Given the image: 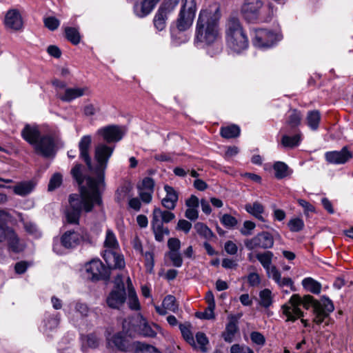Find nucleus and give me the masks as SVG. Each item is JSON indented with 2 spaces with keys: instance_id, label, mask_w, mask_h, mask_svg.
Segmentation results:
<instances>
[{
  "instance_id": "obj_39",
  "label": "nucleus",
  "mask_w": 353,
  "mask_h": 353,
  "mask_svg": "<svg viewBox=\"0 0 353 353\" xmlns=\"http://www.w3.org/2000/svg\"><path fill=\"white\" fill-rule=\"evenodd\" d=\"M160 0H143L141 6V12L138 15L141 17L150 14Z\"/></svg>"
},
{
  "instance_id": "obj_43",
  "label": "nucleus",
  "mask_w": 353,
  "mask_h": 353,
  "mask_svg": "<svg viewBox=\"0 0 353 353\" xmlns=\"http://www.w3.org/2000/svg\"><path fill=\"white\" fill-rule=\"evenodd\" d=\"M179 1L180 0H164L163 3L159 8V10L168 16L174 10L175 8L179 3Z\"/></svg>"
},
{
  "instance_id": "obj_27",
  "label": "nucleus",
  "mask_w": 353,
  "mask_h": 353,
  "mask_svg": "<svg viewBox=\"0 0 353 353\" xmlns=\"http://www.w3.org/2000/svg\"><path fill=\"white\" fill-rule=\"evenodd\" d=\"M245 210L247 212L254 216L260 221H264L262 214L264 212L263 205L258 201L253 203H247L245 205Z\"/></svg>"
},
{
  "instance_id": "obj_38",
  "label": "nucleus",
  "mask_w": 353,
  "mask_h": 353,
  "mask_svg": "<svg viewBox=\"0 0 353 353\" xmlns=\"http://www.w3.org/2000/svg\"><path fill=\"white\" fill-rule=\"evenodd\" d=\"M168 19V15L161 12L158 9L157 13L153 19L154 27L159 30L161 31L165 29L166 26V21Z\"/></svg>"
},
{
  "instance_id": "obj_25",
  "label": "nucleus",
  "mask_w": 353,
  "mask_h": 353,
  "mask_svg": "<svg viewBox=\"0 0 353 353\" xmlns=\"http://www.w3.org/2000/svg\"><path fill=\"white\" fill-rule=\"evenodd\" d=\"M302 117L301 111L291 109L288 112L285 123L292 129L296 128L301 124Z\"/></svg>"
},
{
  "instance_id": "obj_2",
  "label": "nucleus",
  "mask_w": 353,
  "mask_h": 353,
  "mask_svg": "<svg viewBox=\"0 0 353 353\" xmlns=\"http://www.w3.org/2000/svg\"><path fill=\"white\" fill-rule=\"evenodd\" d=\"M86 184L88 188L81 186L80 194L70 195V208L66 212V219L69 223L79 224L82 210L89 212L92 211L94 204L101 205L102 203L97 182L94 177L88 176L86 179Z\"/></svg>"
},
{
  "instance_id": "obj_51",
  "label": "nucleus",
  "mask_w": 353,
  "mask_h": 353,
  "mask_svg": "<svg viewBox=\"0 0 353 353\" xmlns=\"http://www.w3.org/2000/svg\"><path fill=\"white\" fill-rule=\"evenodd\" d=\"M166 255L171 260L174 267L180 268L183 264V259L179 252H168Z\"/></svg>"
},
{
  "instance_id": "obj_5",
  "label": "nucleus",
  "mask_w": 353,
  "mask_h": 353,
  "mask_svg": "<svg viewBox=\"0 0 353 353\" xmlns=\"http://www.w3.org/2000/svg\"><path fill=\"white\" fill-rule=\"evenodd\" d=\"M264 12L263 3L261 0H245L241 8L242 17L248 23L269 21L272 17V11L270 8L267 9L269 16L266 18L262 16Z\"/></svg>"
},
{
  "instance_id": "obj_30",
  "label": "nucleus",
  "mask_w": 353,
  "mask_h": 353,
  "mask_svg": "<svg viewBox=\"0 0 353 353\" xmlns=\"http://www.w3.org/2000/svg\"><path fill=\"white\" fill-rule=\"evenodd\" d=\"M238 330L237 320L232 316L231 320L226 325L225 332L223 334L224 340L226 342L231 343Z\"/></svg>"
},
{
  "instance_id": "obj_1",
  "label": "nucleus",
  "mask_w": 353,
  "mask_h": 353,
  "mask_svg": "<svg viewBox=\"0 0 353 353\" xmlns=\"http://www.w3.org/2000/svg\"><path fill=\"white\" fill-rule=\"evenodd\" d=\"M301 304L306 309L310 306L313 307V321L316 324L323 323L334 310L332 301L327 297L323 296L320 301H317L310 295H306L302 299L299 294H293L288 304L282 306L283 313L287 316L288 321H294L303 316V313L299 307Z\"/></svg>"
},
{
  "instance_id": "obj_62",
  "label": "nucleus",
  "mask_w": 353,
  "mask_h": 353,
  "mask_svg": "<svg viewBox=\"0 0 353 353\" xmlns=\"http://www.w3.org/2000/svg\"><path fill=\"white\" fill-rule=\"evenodd\" d=\"M47 52L55 59H59L61 57L62 52L60 48L55 45H50L47 48Z\"/></svg>"
},
{
  "instance_id": "obj_45",
  "label": "nucleus",
  "mask_w": 353,
  "mask_h": 353,
  "mask_svg": "<svg viewBox=\"0 0 353 353\" xmlns=\"http://www.w3.org/2000/svg\"><path fill=\"white\" fill-rule=\"evenodd\" d=\"M260 304L264 307H268L271 305L272 301V292L268 289H264L260 292Z\"/></svg>"
},
{
  "instance_id": "obj_53",
  "label": "nucleus",
  "mask_w": 353,
  "mask_h": 353,
  "mask_svg": "<svg viewBox=\"0 0 353 353\" xmlns=\"http://www.w3.org/2000/svg\"><path fill=\"white\" fill-rule=\"evenodd\" d=\"M81 168L82 165L79 163H77L71 170V174L80 185L83 183L84 181V178L81 172Z\"/></svg>"
},
{
  "instance_id": "obj_7",
  "label": "nucleus",
  "mask_w": 353,
  "mask_h": 353,
  "mask_svg": "<svg viewBox=\"0 0 353 353\" xmlns=\"http://www.w3.org/2000/svg\"><path fill=\"white\" fill-rule=\"evenodd\" d=\"M114 146L108 145L105 143H99L94 149V158L98 165L92 171L97 175V179L94 178L97 182V188L100 183H104L105 170L109 159L112 156Z\"/></svg>"
},
{
  "instance_id": "obj_12",
  "label": "nucleus",
  "mask_w": 353,
  "mask_h": 353,
  "mask_svg": "<svg viewBox=\"0 0 353 353\" xmlns=\"http://www.w3.org/2000/svg\"><path fill=\"white\" fill-rule=\"evenodd\" d=\"M85 268L88 279L91 281H96L110 279V270L99 259L90 261Z\"/></svg>"
},
{
  "instance_id": "obj_11",
  "label": "nucleus",
  "mask_w": 353,
  "mask_h": 353,
  "mask_svg": "<svg viewBox=\"0 0 353 353\" xmlns=\"http://www.w3.org/2000/svg\"><path fill=\"white\" fill-rule=\"evenodd\" d=\"M273 236L268 232H262L251 239L244 241L245 248L249 250L256 249H269L274 245Z\"/></svg>"
},
{
  "instance_id": "obj_46",
  "label": "nucleus",
  "mask_w": 353,
  "mask_h": 353,
  "mask_svg": "<svg viewBox=\"0 0 353 353\" xmlns=\"http://www.w3.org/2000/svg\"><path fill=\"white\" fill-rule=\"evenodd\" d=\"M162 306L168 310L175 312L178 310V305L176 303V299L172 295L166 296L162 303Z\"/></svg>"
},
{
  "instance_id": "obj_16",
  "label": "nucleus",
  "mask_w": 353,
  "mask_h": 353,
  "mask_svg": "<svg viewBox=\"0 0 353 353\" xmlns=\"http://www.w3.org/2000/svg\"><path fill=\"white\" fill-rule=\"evenodd\" d=\"M91 145L92 137L90 135L83 136L78 144L79 157L85 163L90 171L93 170L92 159L90 154Z\"/></svg>"
},
{
  "instance_id": "obj_40",
  "label": "nucleus",
  "mask_w": 353,
  "mask_h": 353,
  "mask_svg": "<svg viewBox=\"0 0 353 353\" xmlns=\"http://www.w3.org/2000/svg\"><path fill=\"white\" fill-rule=\"evenodd\" d=\"M301 137L299 134L294 136L283 135L281 138V144L284 148H294L300 143Z\"/></svg>"
},
{
  "instance_id": "obj_44",
  "label": "nucleus",
  "mask_w": 353,
  "mask_h": 353,
  "mask_svg": "<svg viewBox=\"0 0 353 353\" xmlns=\"http://www.w3.org/2000/svg\"><path fill=\"white\" fill-rule=\"evenodd\" d=\"M179 329L183 339L192 347H196V342L188 325L180 324Z\"/></svg>"
},
{
  "instance_id": "obj_52",
  "label": "nucleus",
  "mask_w": 353,
  "mask_h": 353,
  "mask_svg": "<svg viewBox=\"0 0 353 353\" xmlns=\"http://www.w3.org/2000/svg\"><path fill=\"white\" fill-rule=\"evenodd\" d=\"M221 223L226 228H233L234 227L238 221L237 219L232 216L230 214H225L221 219Z\"/></svg>"
},
{
  "instance_id": "obj_34",
  "label": "nucleus",
  "mask_w": 353,
  "mask_h": 353,
  "mask_svg": "<svg viewBox=\"0 0 353 353\" xmlns=\"http://www.w3.org/2000/svg\"><path fill=\"white\" fill-rule=\"evenodd\" d=\"M240 128L236 125H231L221 128V135L223 138L232 139L236 138L240 134Z\"/></svg>"
},
{
  "instance_id": "obj_17",
  "label": "nucleus",
  "mask_w": 353,
  "mask_h": 353,
  "mask_svg": "<svg viewBox=\"0 0 353 353\" xmlns=\"http://www.w3.org/2000/svg\"><path fill=\"white\" fill-rule=\"evenodd\" d=\"M97 134L109 143L119 141L123 136L122 129L119 126L114 125L100 128L98 130Z\"/></svg>"
},
{
  "instance_id": "obj_61",
  "label": "nucleus",
  "mask_w": 353,
  "mask_h": 353,
  "mask_svg": "<svg viewBox=\"0 0 353 353\" xmlns=\"http://www.w3.org/2000/svg\"><path fill=\"white\" fill-rule=\"evenodd\" d=\"M215 308V305H208L205 311L199 315L200 318H203L205 319H214V310Z\"/></svg>"
},
{
  "instance_id": "obj_32",
  "label": "nucleus",
  "mask_w": 353,
  "mask_h": 353,
  "mask_svg": "<svg viewBox=\"0 0 353 353\" xmlns=\"http://www.w3.org/2000/svg\"><path fill=\"white\" fill-rule=\"evenodd\" d=\"M321 121V114L319 110L309 111L306 116V123L312 130L318 129Z\"/></svg>"
},
{
  "instance_id": "obj_13",
  "label": "nucleus",
  "mask_w": 353,
  "mask_h": 353,
  "mask_svg": "<svg viewBox=\"0 0 353 353\" xmlns=\"http://www.w3.org/2000/svg\"><path fill=\"white\" fill-rule=\"evenodd\" d=\"M279 39V36L270 30L256 29L252 42L258 48H270Z\"/></svg>"
},
{
  "instance_id": "obj_28",
  "label": "nucleus",
  "mask_w": 353,
  "mask_h": 353,
  "mask_svg": "<svg viewBox=\"0 0 353 353\" xmlns=\"http://www.w3.org/2000/svg\"><path fill=\"white\" fill-rule=\"evenodd\" d=\"M140 331L144 336L154 338L158 333L162 332V329L157 324L150 325L145 322L141 325Z\"/></svg>"
},
{
  "instance_id": "obj_26",
  "label": "nucleus",
  "mask_w": 353,
  "mask_h": 353,
  "mask_svg": "<svg viewBox=\"0 0 353 353\" xmlns=\"http://www.w3.org/2000/svg\"><path fill=\"white\" fill-rule=\"evenodd\" d=\"M273 170L274 171V176L277 179H282L292 173V170L288 165L282 161H276L273 165Z\"/></svg>"
},
{
  "instance_id": "obj_55",
  "label": "nucleus",
  "mask_w": 353,
  "mask_h": 353,
  "mask_svg": "<svg viewBox=\"0 0 353 353\" xmlns=\"http://www.w3.org/2000/svg\"><path fill=\"white\" fill-rule=\"evenodd\" d=\"M62 182V176L60 174H54L50 180L48 190L52 191L59 187Z\"/></svg>"
},
{
  "instance_id": "obj_29",
  "label": "nucleus",
  "mask_w": 353,
  "mask_h": 353,
  "mask_svg": "<svg viewBox=\"0 0 353 353\" xmlns=\"http://www.w3.org/2000/svg\"><path fill=\"white\" fill-rule=\"evenodd\" d=\"M272 274L269 276L272 278L279 286H290L292 290H294V283L290 278H281L280 272L277 270L276 266H273V270L271 271Z\"/></svg>"
},
{
  "instance_id": "obj_56",
  "label": "nucleus",
  "mask_w": 353,
  "mask_h": 353,
  "mask_svg": "<svg viewBox=\"0 0 353 353\" xmlns=\"http://www.w3.org/2000/svg\"><path fill=\"white\" fill-rule=\"evenodd\" d=\"M250 339L252 343L263 346L265 343V336L259 332L254 331L250 334Z\"/></svg>"
},
{
  "instance_id": "obj_58",
  "label": "nucleus",
  "mask_w": 353,
  "mask_h": 353,
  "mask_svg": "<svg viewBox=\"0 0 353 353\" xmlns=\"http://www.w3.org/2000/svg\"><path fill=\"white\" fill-rule=\"evenodd\" d=\"M154 181L150 177H145L143 179L141 186L139 189L154 192Z\"/></svg>"
},
{
  "instance_id": "obj_8",
  "label": "nucleus",
  "mask_w": 353,
  "mask_h": 353,
  "mask_svg": "<svg viewBox=\"0 0 353 353\" xmlns=\"http://www.w3.org/2000/svg\"><path fill=\"white\" fill-rule=\"evenodd\" d=\"M6 242L8 248L14 253L22 252L25 248L14 229L6 223L0 221V243Z\"/></svg>"
},
{
  "instance_id": "obj_47",
  "label": "nucleus",
  "mask_w": 353,
  "mask_h": 353,
  "mask_svg": "<svg viewBox=\"0 0 353 353\" xmlns=\"http://www.w3.org/2000/svg\"><path fill=\"white\" fill-rule=\"evenodd\" d=\"M196 347L199 349L201 352H205L207 351L206 345L209 341L206 335L203 332H198L196 334Z\"/></svg>"
},
{
  "instance_id": "obj_6",
  "label": "nucleus",
  "mask_w": 353,
  "mask_h": 353,
  "mask_svg": "<svg viewBox=\"0 0 353 353\" xmlns=\"http://www.w3.org/2000/svg\"><path fill=\"white\" fill-rule=\"evenodd\" d=\"M175 218L174 213L168 210H162L159 208H154L152 212L151 226L157 241H163L164 235H168L170 231L168 228L163 227V223H169Z\"/></svg>"
},
{
  "instance_id": "obj_36",
  "label": "nucleus",
  "mask_w": 353,
  "mask_h": 353,
  "mask_svg": "<svg viewBox=\"0 0 353 353\" xmlns=\"http://www.w3.org/2000/svg\"><path fill=\"white\" fill-rule=\"evenodd\" d=\"M194 229L201 236L207 240H210L214 237L213 232L203 223L198 222L195 223Z\"/></svg>"
},
{
  "instance_id": "obj_20",
  "label": "nucleus",
  "mask_w": 353,
  "mask_h": 353,
  "mask_svg": "<svg viewBox=\"0 0 353 353\" xmlns=\"http://www.w3.org/2000/svg\"><path fill=\"white\" fill-rule=\"evenodd\" d=\"M108 345L119 350L127 352L132 350V343L121 333L114 334L111 339H108Z\"/></svg>"
},
{
  "instance_id": "obj_57",
  "label": "nucleus",
  "mask_w": 353,
  "mask_h": 353,
  "mask_svg": "<svg viewBox=\"0 0 353 353\" xmlns=\"http://www.w3.org/2000/svg\"><path fill=\"white\" fill-rule=\"evenodd\" d=\"M60 26V21L54 17H46V28L54 31Z\"/></svg>"
},
{
  "instance_id": "obj_33",
  "label": "nucleus",
  "mask_w": 353,
  "mask_h": 353,
  "mask_svg": "<svg viewBox=\"0 0 353 353\" xmlns=\"http://www.w3.org/2000/svg\"><path fill=\"white\" fill-rule=\"evenodd\" d=\"M132 350L134 353H161L155 347L140 341L132 343Z\"/></svg>"
},
{
  "instance_id": "obj_37",
  "label": "nucleus",
  "mask_w": 353,
  "mask_h": 353,
  "mask_svg": "<svg viewBox=\"0 0 353 353\" xmlns=\"http://www.w3.org/2000/svg\"><path fill=\"white\" fill-rule=\"evenodd\" d=\"M65 37L73 45H77L80 43L81 36L78 30L72 27H66L65 28Z\"/></svg>"
},
{
  "instance_id": "obj_21",
  "label": "nucleus",
  "mask_w": 353,
  "mask_h": 353,
  "mask_svg": "<svg viewBox=\"0 0 353 353\" xmlns=\"http://www.w3.org/2000/svg\"><path fill=\"white\" fill-rule=\"evenodd\" d=\"M90 93V90L87 86L82 88H68L65 89L63 94L61 95L59 98L62 101L70 102L82 96L88 95Z\"/></svg>"
},
{
  "instance_id": "obj_54",
  "label": "nucleus",
  "mask_w": 353,
  "mask_h": 353,
  "mask_svg": "<svg viewBox=\"0 0 353 353\" xmlns=\"http://www.w3.org/2000/svg\"><path fill=\"white\" fill-rule=\"evenodd\" d=\"M256 224L251 221H245L243 227L240 229V232L243 236H250L252 234L253 230L255 228Z\"/></svg>"
},
{
  "instance_id": "obj_22",
  "label": "nucleus",
  "mask_w": 353,
  "mask_h": 353,
  "mask_svg": "<svg viewBox=\"0 0 353 353\" xmlns=\"http://www.w3.org/2000/svg\"><path fill=\"white\" fill-rule=\"evenodd\" d=\"M164 190L166 192V195L165 197L162 199L161 204L167 210H174L179 199L178 193L172 186L168 185H164Z\"/></svg>"
},
{
  "instance_id": "obj_50",
  "label": "nucleus",
  "mask_w": 353,
  "mask_h": 353,
  "mask_svg": "<svg viewBox=\"0 0 353 353\" xmlns=\"http://www.w3.org/2000/svg\"><path fill=\"white\" fill-rule=\"evenodd\" d=\"M290 230L294 232L301 231L304 227L303 221L299 218H294L288 222Z\"/></svg>"
},
{
  "instance_id": "obj_23",
  "label": "nucleus",
  "mask_w": 353,
  "mask_h": 353,
  "mask_svg": "<svg viewBox=\"0 0 353 353\" xmlns=\"http://www.w3.org/2000/svg\"><path fill=\"white\" fill-rule=\"evenodd\" d=\"M194 17V14L179 10L175 21L176 29L180 32L188 30L192 26Z\"/></svg>"
},
{
  "instance_id": "obj_9",
  "label": "nucleus",
  "mask_w": 353,
  "mask_h": 353,
  "mask_svg": "<svg viewBox=\"0 0 353 353\" xmlns=\"http://www.w3.org/2000/svg\"><path fill=\"white\" fill-rule=\"evenodd\" d=\"M21 134L23 139L34 148L37 154L44 156V136L37 125L26 124Z\"/></svg>"
},
{
  "instance_id": "obj_14",
  "label": "nucleus",
  "mask_w": 353,
  "mask_h": 353,
  "mask_svg": "<svg viewBox=\"0 0 353 353\" xmlns=\"http://www.w3.org/2000/svg\"><path fill=\"white\" fill-rule=\"evenodd\" d=\"M81 241L91 243L92 239L87 232L79 234L71 230L65 231L61 237V245L67 249L77 247Z\"/></svg>"
},
{
  "instance_id": "obj_49",
  "label": "nucleus",
  "mask_w": 353,
  "mask_h": 353,
  "mask_svg": "<svg viewBox=\"0 0 353 353\" xmlns=\"http://www.w3.org/2000/svg\"><path fill=\"white\" fill-rule=\"evenodd\" d=\"M128 306L132 310H139L140 303L135 291L128 293Z\"/></svg>"
},
{
  "instance_id": "obj_24",
  "label": "nucleus",
  "mask_w": 353,
  "mask_h": 353,
  "mask_svg": "<svg viewBox=\"0 0 353 353\" xmlns=\"http://www.w3.org/2000/svg\"><path fill=\"white\" fill-rule=\"evenodd\" d=\"M273 253L270 251H266L263 253H258L256 255L257 260L261 263L262 266L266 270L268 277L272 274L271 271L273 270V266H271L273 258Z\"/></svg>"
},
{
  "instance_id": "obj_10",
  "label": "nucleus",
  "mask_w": 353,
  "mask_h": 353,
  "mask_svg": "<svg viewBox=\"0 0 353 353\" xmlns=\"http://www.w3.org/2000/svg\"><path fill=\"white\" fill-rule=\"evenodd\" d=\"M114 283L113 289L106 298V303L112 309H120L126 301V292L122 276L118 275Z\"/></svg>"
},
{
  "instance_id": "obj_4",
  "label": "nucleus",
  "mask_w": 353,
  "mask_h": 353,
  "mask_svg": "<svg viewBox=\"0 0 353 353\" xmlns=\"http://www.w3.org/2000/svg\"><path fill=\"white\" fill-rule=\"evenodd\" d=\"M225 40L228 48L236 53H241L248 48V37L239 19H228L225 28Z\"/></svg>"
},
{
  "instance_id": "obj_19",
  "label": "nucleus",
  "mask_w": 353,
  "mask_h": 353,
  "mask_svg": "<svg viewBox=\"0 0 353 353\" xmlns=\"http://www.w3.org/2000/svg\"><path fill=\"white\" fill-rule=\"evenodd\" d=\"M352 157V153L346 147L342 148L340 151L327 152L325 154L326 161L332 164H343L347 162Z\"/></svg>"
},
{
  "instance_id": "obj_3",
  "label": "nucleus",
  "mask_w": 353,
  "mask_h": 353,
  "mask_svg": "<svg viewBox=\"0 0 353 353\" xmlns=\"http://www.w3.org/2000/svg\"><path fill=\"white\" fill-rule=\"evenodd\" d=\"M221 15L220 6L217 3L201 10L196 24L195 41L209 46L218 39Z\"/></svg>"
},
{
  "instance_id": "obj_60",
  "label": "nucleus",
  "mask_w": 353,
  "mask_h": 353,
  "mask_svg": "<svg viewBox=\"0 0 353 353\" xmlns=\"http://www.w3.org/2000/svg\"><path fill=\"white\" fill-rule=\"evenodd\" d=\"M192 228V223L187 220L180 219L178 221L176 229L184 232L185 234L188 233Z\"/></svg>"
},
{
  "instance_id": "obj_35",
  "label": "nucleus",
  "mask_w": 353,
  "mask_h": 353,
  "mask_svg": "<svg viewBox=\"0 0 353 353\" xmlns=\"http://www.w3.org/2000/svg\"><path fill=\"white\" fill-rule=\"evenodd\" d=\"M303 286L313 294H319L321 290V285L312 278H305L302 281Z\"/></svg>"
},
{
  "instance_id": "obj_63",
  "label": "nucleus",
  "mask_w": 353,
  "mask_h": 353,
  "mask_svg": "<svg viewBox=\"0 0 353 353\" xmlns=\"http://www.w3.org/2000/svg\"><path fill=\"white\" fill-rule=\"evenodd\" d=\"M86 343L88 347L96 348L99 346L100 341L96 335L91 334L86 336Z\"/></svg>"
},
{
  "instance_id": "obj_64",
  "label": "nucleus",
  "mask_w": 353,
  "mask_h": 353,
  "mask_svg": "<svg viewBox=\"0 0 353 353\" xmlns=\"http://www.w3.org/2000/svg\"><path fill=\"white\" fill-rule=\"evenodd\" d=\"M185 216L190 221H195L199 217L197 208H188L185 212Z\"/></svg>"
},
{
  "instance_id": "obj_41",
  "label": "nucleus",
  "mask_w": 353,
  "mask_h": 353,
  "mask_svg": "<svg viewBox=\"0 0 353 353\" xmlns=\"http://www.w3.org/2000/svg\"><path fill=\"white\" fill-rule=\"evenodd\" d=\"M196 10V0H181L180 11L195 15Z\"/></svg>"
},
{
  "instance_id": "obj_31",
  "label": "nucleus",
  "mask_w": 353,
  "mask_h": 353,
  "mask_svg": "<svg viewBox=\"0 0 353 353\" xmlns=\"http://www.w3.org/2000/svg\"><path fill=\"white\" fill-rule=\"evenodd\" d=\"M34 185L30 181L20 182L12 187L14 193L21 196H25L29 194L32 191Z\"/></svg>"
},
{
  "instance_id": "obj_42",
  "label": "nucleus",
  "mask_w": 353,
  "mask_h": 353,
  "mask_svg": "<svg viewBox=\"0 0 353 353\" xmlns=\"http://www.w3.org/2000/svg\"><path fill=\"white\" fill-rule=\"evenodd\" d=\"M104 246L110 249H117L119 247L117 237L112 230L110 229L106 231Z\"/></svg>"
},
{
  "instance_id": "obj_59",
  "label": "nucleus",
  "mask_w": 353,
  "mask_h": 353,
  "mask_svg": "<svg viewBox=\"0 0 353 353\" xmlns=\"http://www.w3.org/2000/svg\"><path fill=\"white\" fill-rule=\"evenodd\" d=\"M169 252H179L181 248V241L177 238H170L168 241Z\"/></svg>"
},
{
  "instance_id": "obj_18",
  "label": "nucleus",
  "mask_w": 353,
  "mask_h": 353,
  "mask_svg": "<svg viewBox=\"0 0 353 353\" xmlns=\"http://www.w3.org/2000/svg\"><path fill=\"white\" fill-rule=\"evenodd\" d=\"M5 25L7 28L12 30L19 31L22 30L23 22L22 17L17 10H10L5 17Z\"/></svg>"
},
{
  "instance_id": "obj_48",
  "label": "nucleus",
  "mask_w": 353,
  "mask_h": 353,
  "mask_svg": "<svg viewBox=\"0 0 353 353\" xmlns=\"http://www.w3.org/2000/svg\"><path fill=\"white\" fill-rule=\"evenodd\" d=\"M101 108L99 105L93 103L86 104L83 108V114L87 117L94 116L100 112Z\"/></svg>"
},
{
  "instance_id": "obj_15",
  "label": "nucleus",
  "mask_w": 353,
  "mask_h": 353,
  "mask_svg": "<svg viewBox=\"0 0 353 353\" xmlns=\"http://www.w3.org/2000/svg\"><path fill=\"white\" fill-rule=\"evenodd\" d=\"M63 146L58 131L46 130V158H53Z\"/></svg>"
}]
</instances>
